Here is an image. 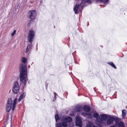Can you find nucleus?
Returning <instances> with one entry per match:
<instances>
[{
    "instance_id": "obj_1",
    "label": "nucleus",
    "mask_w": 127,
    "mask_h": 127,
    "mask_svg": "<svg viewBox=\"0 0 127 127\" xmlns=\"http://www.w3.org/2000/svg\"><path fill=\"white\" fill-rule=\"evenodd\" d=\"M27 59L25 57H22L21 58L22 64L20 68V81L23 82L24 86H25L26 83V76H27V67L26 63Z\"/></svg>"
},
{
    "instance_id": "obj_2",
    "label": "nucleus",
    "mask_w": 127,
    "mask_h": 127,
    "mask_svg": "<svg viewBox=\"0 0 127 127\" xmlns=\"http://www.w3.org/2000/svg\"><path fill=\"white\" fill-rule=\"evenodd\" d=\"M35 34V33L34 31L32 30H31L30 31L28 39V41L31 43L30 44L28 45L26 51V52L28 54H29L30 52L32 46V43L33 41V39Z\"/></svg>"
},
{
    "instance_id": "obj_3",
    "label": "nucleus",
    "mask_w": 127,
    "mask_h": 127,
    "mask_svg": "<svg viewBox=\"0 0 127 127\" xmlns=\"http://www.w3.org/2000/svg\"><path fill=\"white\" fill-rule=\"evenodd\" d=\"M62 121L63 122L62 124L60 123H58L56 124V127H66L67 126V123L71 122L72 119L70 117H68L65 116H62Z\"/></svg>"
},
{
    "instance_id": "obj_4",
    "label": "nucleus",
    "mask_w": 127,
    "mask_h": 127,
    "mask_svg": "<svg viewBox=\"0 0 127 127\" xmlns=\"http://www.w3.org/2000/svg\"><path fill=\"white\" fill-rule=\"evenodd\" d=\"M36 13L35 10H31L29 11L28 13L27 17L32 20H34L36 17Z\"/></svg>"
},
{
    "instance_id": "obj_5",
    "label": "nucleus",
    "mask_w": 127,
    "mask_h": 127,
    "mask_svg": "<svg viewBox=\"0 0 127 127\" xmlns=\"http://www.w3.org/2000/svg\"><path fill=\"white\" fill-rule=\"evenodd\" d=\"M100 116V117L98 118V122L103 124L107 118L108 115L106 114H102Z\"/></svg>"
},
{
    "instance_id": "obj_6",
    "label": "nucleus",
    "mask_w": 127,
    "mask_h": 127,
    "mask_svg": "<svg viewBox=\"0 0 127 127\" xmlns=\"http://www.w3.org/2000/svg\"><path fill=\"white\" fill-rule=\"evenodd\" d=\"M114 120L115 118L114 117L109 116L107 118L106 121L104 122L103 125L105 126L110 125L113 123Z\"/></svg>"
},
{
    "instance_id": "obj_7",
    "label": "nucleus",
    "mask_w": 127,
    "mask_h": 127,
    "mask_svg": "<svg viewBox=\"0 0 127 127\" xmlns=\"http://www.w3.org/2000/svg\"><path fill=\"white\" fill-rule=\"evenodd\" d=\"M19 89V83L17 81L15 82L12 91L13 93L14 94L18 93Z\"/></svg>"
},
{
    "instance_id": "obj_8",
    "label": "nucleus",
    "mask_w": 127,
    "mask_h": 127,
    "mask_svg": "<svg viewBox=\"0 0 127 127\" xmlns=\"http://www.w3.org/2000/svg\"><path fill=\"white\" fill-rule=\"evenodd\" d=\"M12 101L11 98L8 99L7 103L6 105V110L7 112H9L12 108Z\"/></svg>"
},
{
    "instance_id": "obj_9",
    "label": "nucleus",
    "mask_w": 127,
    "mask_h": 127,
    "mask_svg": "<svg viewBox=\"0 0 127 127\" xmlns=\"http://www.w3.org/2000/svg\"><path fill=\"white\" fill-rule=\"evenodd\" d=\"M75 123L77 126L80 127L82 126L81 119L80 117L78 116L76 118Z\"/></svg>"
},
{
    "instance_id": "obj_10",
    "label": "nucleus",
    "mask_w": 127,
    "mask_h": 127,
    "mask_svg": "<svg viewBox=\"0 0 127 127\" xmlns=\"http://www.w3.org/2000/svg\"><path fill=\"white\" fill-rule=\"evenodd\" d=\"M83 2L82 1L81 3L79 5L78 4L76 5L74 7V12L75 14H77L78 13V10L79 8V5L82 6V7H83V5H82V4Z\"/></svg>"
},
{
    "instance_id": "obj_11",
    "label": "nucleus",
    "mask_w": 127,
    "mask_h": 127,
    "mask_svg": "<svg viewBox=\"0 0 127 127\" xmlns=\"http://www.w3.org/2000/svg\"><path fill=\"white\" fill-rule=\"evenodd\" d=\"M83 109L85 111L88 112L90 111L91 108L90 106L86 105L84 106L83 107Z\"/></svg>"
},
{
    "instance_id": "obj_12",
    "label": "nucleus",
    "mask_w": 127,
    "mask_h": 127,
    "mask_svg": "<svg viewBox=\"0 0 127 127\" xmlns=\"http://www.w3.org/2000/svg\"><path fill=\"white\" fill-rule=\"evenodd\" d=\"M82 109V107L80 105H77L75 108V109L77 112H79Z\"/></svg>"
},
{
    "instance_id": "obj_13",
    "label": "nucleus",
    "mask_w": 127,
    "mask_h": 127,
    "mask_svg": "<svg viewBox=\"0 0 127 127\" xmlns=\"http://www.w3.org/2000/svg\"><path fill=\"white\" fill-rule=\"evenodd\" d=\"M17 100V99L15 98L14 99L13 104L12 110L13 111L14 110L16 104V102Z\"/></svg>"
},
{
    "instance_id": "obj_14",
    "label": "nucleus",
    "mask_w": 127,
    "mask_h": 127,
    "mask_svg": "<svg viewBox=\"0 0 127 127\" xmlns=\"http://www.w3.org/2000/svg\"><path fill=\"white\" fill-rule=\"evenodd\" d=\"M99 116L98 114L97 113H94L93 115V117L95 118L96 121L98 122V118L100 117V116Z\"/></svg>"
},
{
    "instance_id": "obj_15",
    "label": "nucleus",
    "mask_w": 127,
    "mask_h": 127,
    "mask_svg": "<svg viewBox=\"0 0 127 127\" xmlns=\"http://www.w3.org/2000/svg\"><path fill=\"white\" fill-rule=\"evenodd\" d=\"M25 93H23L22 94L19 98L18 101H21L22 99L25 97Z\"/></svg>"
},
{
    "instance_id": "obj_16",
    "label": "nucleus",
    "mask_w": 127,
    "mask_h": 127,
    "mask_svg": "<svg viewBox=\"0 0 127 127\" xmlns=\"http://www.w3.org/2000/svg\"><path fill=\"white\" fill-rule=\"evenodd\" d=\"M118 125L119 127H124L125 126L124 124L122 122H121L119 123Z\"/></svg>"
},
{
    "instance_id": "obj_17",
    "label": "nucleus",
    "mask_w": 127,
    "mask_h": 127,
    "mask_svg": "<svg viewBox=\"0 0 127 127\" xmlns=\"http://www.w3.org/2000/svg\"><path fill=\"white\" fill-rule=\"evenodd\" d=\"M122 116L124 117V118L125 117L127 111L126 110H122Z\"/></svg>"
},
{
    "instance_id": "obj_18",
    "label": "nucleus",
    "mask_w": 127,
    "mask_h": 127,
    "mask_svg": "<svg viewBox=\"0 0 127 127\" xmlns=\"http://www.w3.org/2000/svg\"><path fill=\"white\" fill-rule=\"evenodd\" d=\"M81 114L82 115L84 116H86L87 115L89 116H91V114L90 113H87L85 112H83Z\"/></svg>"
},
{
    "instance_id": "obj_19",
    "label": "nucleus",
    "mask_w": 127,
    "mask_h": 127,
    "mask_svg": "<svg viewBox=\"0 0 127 127\" xmlns=\"http://www.w3.org/2000/svg\"><path fill=\"white\" fill-rule=\"evenodd\" d=\"M84 3L86 2H88L89 3H92V1L91 0H81Z\"/></svg>"
},
{
    "instance_id": "obj_20",
    "label": "nucleus",
    "mask_w": 127,
    "mask_h": 127,
    "mask_svg": "<svg viewBox=\"0 0 127 127\" xmlns=\"http://www.w3.org/2000/svg\"><path fill=\"white\" fill-rule=\"evenodd\" d=\"M109 64L111 65L113 67H114L115 69L116 68V66L114 64H113V62H109Z\"/></svg>"
},
{
    "instance_id": "obj_21",
    "label": "nucleus",
    "mask_w": 127,
    "mask_h": 127,
    "mask_svg": "<svg viewBox=\"0 0 127 127\" xmlns=\"http://www.w3.org/2000/svg\"><path fill=\"white\" fill-rule=\"evenodd\" d=\"M55 120L56 121V122H57V121L59 120L60 119V118L58 116V115H56L55 116Z\"/></svg>"
},
{
    "instance_id": "obj_22",
    "label": "nucleus",
    "mask_w": 127,
    "mask_h": 127,
    "mask_svg": "<svg viewBox=\"0 0 127 127\" xmlns=\"http://www.w3.org/2000/svg\"><path fill=\"white\" fill-rule=\"evenodd\" d=\"M16 30H15L13 32H12L11 34V35L12 36H13L16 33Z\"/></svg>"
},
{
    "instance_id": "obj_23",
    "label": "nucleus",
    "mask_w": 127,
    "mask_h": 127,
    "mask_svg": "<svg viewBox=\"0 0 127 127\" xmlns=\"http://www.w3.org/2000/svg\"><path fill=\"white\" fill-rule=\"evenodd\" d=\"M109 0H104V4H106L108 3Z\"/></svg>"
},
{
    "instance_id": "obj_24",
    "label": "nucleus",
    "mask_w": 127,
    "mask_h": 127,
    "mask_svg": "<svg viewBox=\"0 0 127 127\" xmlns=\"http://www.w3.org/2000/svg\"><path fill=\"white\" fill-rule=\"evenodd\" d=\"M86 127H92L91 125L89 124H88L87 125Z\"/></svg>"
},
{
    "instance_id": "obj_25",
    "label": "nucleus",
    "mask_w": 127,
    "mask_h": 127,
    "mask_svg": "<svg viewBox=\"0 0 127 127\" xmlns=\"http://www.w3.org/2000/svg\"><path fill=\"white\" fill-rule=\"evenodd\" d=\"M70 115L71 116H74V115L73 114H72V113H70Z\"/></svg>"
},
{
    "instance_id": "obj_26",
    "label": "nucleus",
    "mask_w": 127,
    "mask_h": 127,
    "mask_svg": "<svg viewBox=\"0 0 127 127\" xmlns=\"http://www.w3.org/2000/svg\"><path fill=\"white\" fill-rule=\"evenodd\" d=\"M54 96L55 97V98H56V96L57 95V94L55 93H54Z\"/></svg>"
},
{
    "instance_id": "obj_27",
    "label": "nucleus",
    "mask_w": 127,
    "mask_h": 127,
    "mask_svg": "<svg viewBox=\"0 0 127 127\" xmlns=\"http://www.w3.org/2000/svg\"><path fill=\"white\" fill-rule=\"evenodd\" d=\"M110 127H116L115 125H113L112 126H111Z\"/></svg>"
}]
</instances>
